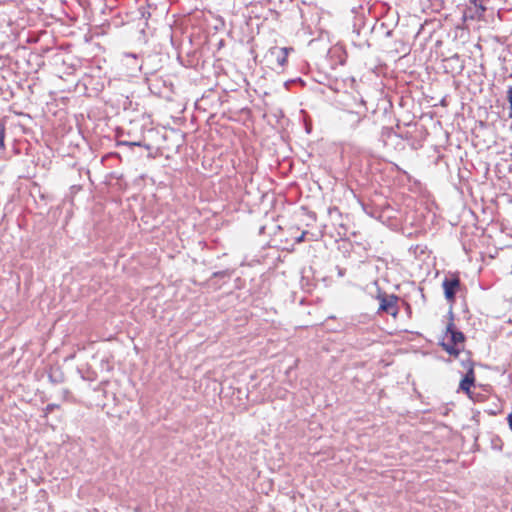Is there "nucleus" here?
<instances>
[{"label": "nucleus", "instance_id": "nucleus-4", "mask_svg": "<svg viewBox=\"0 0 512 512\" xmlns=\"http://www.w3.org/2000/svg\"><path fill=\"white\" fill-rule=\"evenodd\" d=\"M473 384H474V375H473V371L470 370L465 375V377L461 380L460 389L468 393L470 391V388L473 386Z\"/></svg>", "mask_w": 512, "mask_h": 512}, {"label": "nucleus", "instance_id": "nucleus-7", "mask_svg": "<svg viewBox=\"0 0 512 512\" xmlns=\"http://www.w3.org/2000/svg\"><path fill=\"white\" fill-rule=\"evenodd\" d=\"M507 101L509 103V117L512 118V86L507 90Z\"/></svg>", "mask_w": 512, "mask_h": 512}, {"label": "nucleus", "instance_id": "nucleus-2", "mask_svg": "<svg viewBox=\"0 0 512 512\" xmlns=\"http://www.w3.org/2000/svg\"><path fill=\"white\" fill-rule=\"evenodd\" d=\"M360 106L362 110H347L342 118L343 122L352 129L357 128L366 116V105L364 100L360 101Z\"/></svg>", "mask_w": 512, "mask_h": 512}, {"label": "nucleus", "instance_id": "nucleus-1", "mask_svg": "<svg viewBox=\"0 0 512 512\" xmlns=\"http://www.w3.org/2000/svg\"><path fill=\"white\" fill-rule=\"evenodd\" d=\"M464 342V335L462 332L454 328V323L450 321L446 327V333L442 339V346L451 355H457Z\"/></svg>", "mask_w": 512, "mask_h": 512}, {"label": "nucleus", "instance_id": "nucleus-8", "mask_svg": "<svg viewBox=\"0 0 512 512\" xmlns=\"http://www.w3.org/2000/svg\"><path fill=\"white\" fill-rule=\"evenodd\" d=\"M474 6L480 8V10L482 12H484L486 10V8L484 6H482L481 4L478 3V0H469Z\"/></svg>", "mask_w": 512, "mask_h": 512}, {"label": "nucleus", "instance_id": "nucleus-11", "mask_svg": "<svg viewBox=\"0 0 512 512\" xmlns=\"http://www.w3.org/2000/svg\"><path fill=\"white\" fill-rule=\"evenodd\" d=\"M284 61H285V57H284L283 59H281V62H280V63H281V64H283V63H284Z\"/></svg>", "mask_w": 512, "mask_h": 512}, {"label": "nucleus", "instance_id": "nucleus-3", "mask_svg": "<svg viewBox=\"0 0 512 512\" xmlns=\"http://www.w3.org/2000/svg\"><path fill=\"white\" fill-rule=\"evenodd\" d=\"M459 279L458 278H450L445 279L443 282V289L445 293V297L448 301H453L455 298V293L457 288L459 287Z\"/></svg>", "mask_w": 512, "mask_h": 512}, {"label": "nucleus", "instance_id": "nucleus-5", "mask_svg": "<svg viewBox=\"0 0 512 512\" xmlns=\"http://www.w3.org/2000/svg\"><path fill=\"white\" fill-rule=\"evenodd\" d=\"M5 135H6V127L5 124L0 120V152L5 149Z\"/></svg>", "mask_w": 512, "mask_h": 512}, {"label": "nucleus", "instance_id": "nucleus-10", "mask_svg": "<svg viewBox=\"0 0 512 512\" xmlns=\"http://www.w3.org/2000/svg\"><path fill=\"white\" fill-rule=\"evenodd\" d=\"M507 420H508L509 427L512 430V412L508 415Z\"/></svg>", "mask_w": 512, "mask_h": 512}, {"label": "nucleus", "instance_id": "nucleus-6", "mask_svg": "<svg viewBox=\"0 0 512 512\" xmlns=\"http://www.w3.org/2000/svg\"><path fill=\"white\" fill-rule=\"evenodd\" d=\"M393 302L392 301H387V300H383L381 302V305H380V309L383 310V311H386V312H391L392 313V310H393ZM395 312L393 311V314Z\"/></svg>", "mask_w": 512, "mask_h": 512}, {"label": "nucleus", "instance_id": "nucleus-9", "mask_svg": "<svg viewBox=\"0 0 512 512\" xmlns=\"http://www.w3.org/2000/svg\"><path fill=\"white\" fill-rule=\"evenodd\" d=\"M306 234H307V232H305V231H304V232H302V233H301V235H300L299 237H297V238H296V241H297L298 243H300V242L304 241V238H305V235H306Z\"/></svg>", "mask_w": 512, "mask_h": 512}]
</instances>
